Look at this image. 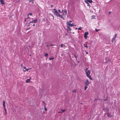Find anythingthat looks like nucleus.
<instances>
[{
  "mask_svg": "<svg viewBox=\"0 0 120 120\" xmlns=\"http://www.w3.org/2000/svg\"><path fill=\"white\" fill-rule=\"evenodd\" d=\"M111 13V12L110 11H109V14H110V13Z\"/></svg>",
  "mask_w": 120,
  "mask_h": 120,
  "instance_id": "obj_48",
  "label": "nucleus"
},
{
  "mask_svg": "<svg viewBox=\"0 0 120 120\" xmlns=\"http://www.w3.org/2000/svg\"><path fill=\"white\" fill-rule=\"evenodd\" d=\"M37 22V19H35L33 21H30V22L29 23H36Z\"/></svg>",
  "mask_w": 120,
  "mask_h": 120,
  "instance_id": "obj_5",
  "label": "nucleus"
},
{
  "mask_svg": "<svg viewBox=\"0 0 120 120\" xmlns=\"http://www.w3.org/2000/svg\"><path fill=\"white\" fill-rule=\"evenodd\" d=\"M50 15L52 16V17L53 19L54 18V16H53V15L52 14H51Z\"/></svg>",
  "mask_w": 120,
  "mask_h": 120,
  "instance_id": "obj_30",
  "label": "nucleus"
},
{
  "mask_svg": "<svg viewBox=\"0 0 120 120\" xmlns=\"http://www.w3.org/2000/svg\"><path fill=\"white\" fill-rule=\"evenodd\" d=\"M115 38H116L115 37H114L112 38V40L111 41L112 42H113V41H114V40L115 39Z\"/></svg>",
  "mask_w": 120,
  "mask_h": 120,
  "instance_id": "obj_19",
  "label": "nucleus"
},
{
  "mask_svg": "<svg viewBox=\"0 0 120 120\" xmlns=\"http://www.w3.org/2000/svg\"><path fill=\"white\" fill-rule=\"evenodd\" d=\"M67 25H68L69 26H76L75 25L73 24V23L72 24L70 23L69 22L67 21Z\"/></svg>",
  "mask_w": 120,
  "mask_h": 120,
  "instance_id": "obj_4",
  "label": "nucleus"
},
{
  "mask_svg": "<svg viewBox=\"0 0 120 120\" xmlns=\"http://www.w3.org/2000/svg\"><path fill=\"white\" fill-rule=\"evenodd\" d=\"M26 19H25V20H24V21L25 22H26Z\"/></svg>",
  "mask_w": 120,
  "mask_h": 120,
  "instance_id": "obj_45",
  "label": "nucleus"
},
{
  "mask_svg": "<svg viewBox=\"0 0 120 120\" xmlns=\"http://www.w3.org/2000/svg\"><path fill=\"white\" fill-rule=\"evenodd\" d=\"M81 27H80L79 28H78V29L79 30H81Z\"/></svg>",
  "mask_w": 120,
  "mask_h": 120,
  "instance_id": "obj_29",
  "label": "nucleus"
},
{
  "mask_svg": "<svg viewBox=\"0 0 120 120\" xmlns=\"http://www.w3.org/2000/svg\"><path fill=\"white\" fill-rule=\"evenodd\" d=\"M69 22H70V23H71L72 22V21L71 20H69Z\"/></svg>",
  "mask_w": 120,
  "mask_h": 120,
  "instance_id": "obj_37",
  "label": "nucleus"
},
{
  "mask_svg": "<svg viewBox=\"0 0 120 120\" xmlns=\"http://www.w3.org/2000/svg\"><path fill=\"white\" fill-rule=\"evenodd\" d=\"M34 0H32V1L31 2H32V3L33 4H34Z\"/></svg>",
  "mask_w": 120,
  "mask_h": 120,
  "instance_id": "obj_42",
  "label": "nucleus"
},
{
  "mask_svg": "<svg viewBox=\"0 0 120 120\" xmlns=\"http://www.w3.org/2000/svg\"><path fill=\"white\" fill-rule=\"evenodd\" d=\"M87 45V44H84V45L85 47H86V48H88L89 47Z\"/></svg>",
  "mask_w": 120,
  "mask_h": 120,
  "instance_id": "obj_16",
  "label": "nucleus"
},
{
  "mask_svg": "<svg viewBox=\"0 0 120 120\" xmlns=\"http://www.w3.org/2000/svg\"><path fill=\"white\" fill-rule=\"evenodd\" d=\"M53 10L54 11H52V12L54 15L62 19L63 20L64 19V18L62 17V15H60L56 9H53Z\"/></svg>",
  "mask_w": 120,
  "mask_h": 120,
  "instance_id": "obj_1",
  "label": "nucleus"
},
{
  "mask_svg": "<svg viewBox=\"0 0 120 120\" xmlns=\"http://www.w3.org/2000/svg\"><path fill=\"white\" fill-rule=\"evenodd\" d=\"M85 2L86 3H87L88 2L91 3L93 2V1L91 0H85Z\"/></svg>",
  "mask_w": 120,
  "mask_h": 120,
  "instance_id": "obj_7",
  "label": "nucleus"
},
{
  "mask_svg": "<svg viewBox=\"0 0 120 120\" xmlns=\"http://www.w3.org/2000/svg\"><path fill=\"white\" fill-rule=\"evenodd\" d=\"M45 111H46L47 110V109L46 108H45Z\"/></svg>",
  "mask_w": 120,
  "mask_h": 120,
  "instance_id": "obj_34",
  "label": "nucleus"
},
{
  "mask_svg": "<svg viewBox=\"0 0 120 120\" xmlns=\"http://www.w3.org/2000/svg\"><path fill=\"white\" fill-rule=\"evenodd\" d=\"M67 29L69 31H71V28L68 26H67Z\"/></svg>",
  "mask_w": 120,
  "mask_h": 120,
  "instance_id": "obj_13",
  "label": "nucleus"
},
{
  "mask_svg": "<svg viewBox=\"0 0 120 120\" xmlns=\"http://www.w3.org/2000/svg\"><path fill=\"white\" fill-rule=\"evenodd\" d=\"M88 34L89 33L88 32H85L84 36V37L85 39H87V35H88Z\"/></svg>",
  "mask_w": 120,
  "mask_h": 120,
  "instance_id": "obj_3",
  "label": "nucleus"
},
{
  "mask_svg": "<svg viewBox=\"0 0 120 120\" xmlns=\"http://www.w3.org/2000/svg\"><path fill=\"white\" fill-rule=\"evenodd\" d=\"M53 6V5H51V7H52Z\"/></svg>",
  "mask_w": 120,
  "mask_h": 120,
  "instance_id": "obj_43",
  "label": "nucleus"
},
{
  "mask_svg": "<svg viewBox=\"0 0 120 120\" xmlns=\"http://www.w3.org/2000/svg\"><path fill=\"white\" fill-rule=\"evenodd\" d=\"M32 15V14L30 12H29V13L27 14V16H28L29 15Z\"/></svg>",
  "mask_w": 120,
  "mask_h": 120,
  "instance_id": "obj_14",
  "label": "nucleus"
},
{
  "mask_svg": "<svg viewBox=\"0 0 120 120\" xmlns=\"http://www.w3.org/2000/svg\"><path fill=\"white\" fill-rule=\"evenodd\" d=\"M61 110L62 111V112H64L65 111V110L62 109Z\"/></svg>",
  "mask_w": 120,
  "mask_h": 120,
  "instance_id": "obj_31",
  "label": "nucleus"
},
{
  "mask_svg": "<svg viewBox=\"0 0 120 120\" xmlns=\"http://www.w3.org/2000/svg\"><path fill=\"white\" fill-rule=\"evenodd\" d=\"M88 86L85 85V86L84 87V90H86V89L88 88Z\"/></svg>",
  "mask_w": 120,
  "mask_h": 120,
  "instance_id": "obj_15",
  "label": "nucleus"
},
{
  "mask_svg": "<svg viewBox=\"0 0 120 120\" xmlns=\"http://www.w3.org/2000/svg\"><path fill=\"white\" fill-rule=\"evenodd\" d=\"M23 68H24V69H26V67H24Z\"/></svg>",
  "mask_w": 120,
  "mask_h": 120,
  "instance_id": "obj_47",
  "label": "nucleus"
},
{
  "mask_svg": "<svg viewBox=\"0 0 120 120\" xmlns=\"http://www.w3.org/2000/svg\"><path fill=\"white\" fill-rule=\"evenodd\" d=\"M30 69V68H29L27 69H26V70H23V71L24 72H25L26 71H28V70Z\"/></svg>",
  "mask_w": 120,
  "mask_h": 120,
  "instance_id": "obj_18",
  "label": "nucleus"
},
{
  "mask_svg": "<svg viewBox=\"0 0 120 120\" xmlns=\"http://www.w3.org/2000/svg\"><path fill=\"white\" fill-rule=\"evenodd\" d=\"M78 63H79V61H78Z\"/></svg>",
  "mask_w": 120,
  "mask_h": 120,
  "instance_id": "obj_54",
  "label": "nucleus"
},
{
  "mask_svg": "<svg viewBox=\"0 0 120 120\" xmlns=\"http://www.w3.org/2000/svg\"><path fill=\"white\" fill-rule=\"evenodd\" d=\"M22 66H23V65H22V64H21V67H22Z\"/></svg>",
  "mask_w": 120,
  "mask_h": 120,
  "instance_id": "obj_41",
  "label": "nucleus"
},
{
  "mask_svg": "<svg viewBox=\"0 0 120 120\" xmlns=\"http://www.w3.org/2000/svg\"><path fill=\"white\" fill-rule=\"evenodd\" d=\"M54 58L53 57H50L49 58V59L50 60H53L54 59Z\"/></svg>",
  "mask_w": 120,
  "mask_h": 120,
  "instance_id": "obj_20",
  "label": "nucleus"
},
{
  "mask_svg": "<svg viewBox=\"0 0 120 120\" xmlns=\"http://www.w3.org/2000/svg\"><path fill=\"white\" fill-rule=\"evenodd\" d=\"M95 31L96 32H98V31H99L100 30L97 29L96 28H95Z\"/></svg>",
  "mask_w": 120,
  "mask_h": 120,
  "instance_id": "obj_23",
  "label": "nucleus"
},
{
  "mask_svg": "<svg viewBox=\"0 0 120 120\" xmlns=\"http://www.w3.org/2000/svg\"><path fill=\"white\" fill-rule=\"evenodd\" d=\"M63 13V14H62V16L63 15H64V13L63 12V13Z\"/></svg>",
  "mask_w": 120,
  "mask_h": 120,
  "instance_id": "obj_39",
  "label": "nucleus"
},
{
  "mask_svg": "<svg viewBox=\"0 0 120 120\" xmlns=\"http://www.w3.org/2000/svg\"><path fill=\"white\" fill-rule=\"evenodd\" d=\"M90 82L89 81L88 79H86L85 82L86 85L88 86L89 84L90 83Z\"/></svg>",
  "mask_w": 120,
  "mask_h": 120,
  "instance_id": "obj_6",
  "label": "nucleus"
},
{
  "mask_svg": "<svg viewBox=\"0 0 120 120\" xmlns=\"http://www.w3.org/2000/svg\"><path fill=\"white\" fill-rule=\"evenodd\" d=\"M63 44H61L60 46L61 47H62L63 46Z\"/></svg>",
  "mask_w": 120,
  "mask_h": 120,
  "instance_id": "obj_33",
  "label": "nucleus"
},
{
  "mask_svg": "<svg viewBox=\"0 0 120 120\" xmlns=\"http://www.w3.org/2000/svg\"><path fill=\"white\" fill-rule=\"evenodd\" d=\"M33 26H35V24H34L33 25Z\"/></svg>",
  "mask_w": 120,
  "mask_h": 120,
  "instance_id": "obj_49",
  "label": "nucleus"
},
{
  "mask_svg": "<svg viewBox=\"0 0 120 120\" xmlns=\"http://www.w3.org/2000/svg\"><path fill=\"white\" fill-rule=\"evenodd\" d=\"M4 109L5 112H6V113H7L6 110V109H5V108H4Z\"/></svg>",
  "mask_w": 120,
  "mask_h": 120,
  "instance_id": "obj_36",
  "label": "nucleus"
},
{
  "mask_svg": "<svg viewBox=\"0 0 120 120\" xmlns=\"http://www.w3.org/2000/svg\"><path fill=\"white\" fill-rule=\"evenodd\" d=\"M27 0V1H29V3L31 2L32 1V0Z\"/></svg>",
  "mask_w": 120,
  "mask_h": 120,
  "instance_id": "obj_22",
  "label": "nucleus"
},
{
  "mask_svg": "<svg viewBox=\"0 0 120 120\" xmlns=\"http://www.w3.org/2000/svg\"><path fill=\"white\" fill-rule=\"evenodd\" d=\"M29 18V17L28 16L27 18V19H28V18Z\"/></svg>",
  "mask_w": 120,
  "mask_h": 120,
  "instance_id": "obj_53",
  "label": "nucleus"
},
{
  "mask_svg": "<svg viewBox=\"0 0 120 120\" xmlns=\"http://www.w3.org/2000/svg\"><path fill=\"white\" fill-rule=\"evenodd\" d=\"M46 47H49V46H49V45H47L46 46Z\"/></svg>",
  "mask_w": 120,
  "mask_h": 120,
  "instance_id": "obj_32",
  "label": "nucleus"
},
{
  "mask_svg": "<svg viewBox=\"0 0 120 120\" xmlns=\"http://www.w3.org/2000/svg\"><path fill=\"white\" fill-rule=\"evenodd\" d=\"M0 2L1 3V4L4 5V0H0Z\"/></svg>",
  "mask_w": 120,
  "mask_h": 120,
  "instance_id": "obj_10",
  "label": "nucleus"
},
{
  "mask_svg": "<svg viewBox=\"0 0 120 120\" xmlns=\"http://www.w3.org/2000/svg\"><path fill=\"white\" fill-rule=\"evenodd\" d=\"M5 113H6V112H5Z\"/></svg>",
  "mask_w": 120,
  "mask_h": 120,
  "instance_id": "obj_55",
  "label": "nucleus"
},
{
  "mask_svg": "<svg viewBox=\"0 0 120 120\" xmlns=\"http://www.w3.org/2000/svg\"><path fill=\"white\" fill-rule=\"evenodd\" d=\"M72 92H73L75 93V92H76V90H73L72 91Z\"/></svg>",
  "mask_w": 120,
  "mask_h": 120,
  "instance_id": "obj_28",
  "label": "nucleus"
},
{
  "mask_svg": "<svg viewBox=\"0 0 120 120\" xmlns=\"http://www.w3.org/2000/svg\"><path fill=\"white\" fill-rule=\"evenodd\" d=\"M116 35H117L116 34H115V37H115L116 38Z\"/></svg>",
  "mask_w": 120,
  "mask_h": 120,
  "instance_id": "obj_40",
  "label": "nucleus"
},
{
  "mask_svg": "<svg viewBox=\"0 0 120 120\" xmlns=\"http://www.w3.org/2000/svg\"><path fill=\"white\" fill-rule=\"evenodd\" d=\"M58 12L60 13H63V10H62L61 11L60 9L58 10Z\"/></svg>",
  "mask_w": 120,
  "mask_h": 120,
  "instance_id": "obj_17",
  "label": "nucleus"
},
{
  "mask_svg": "<svg viewBox=\"0 0 120 120\" xmlns=\"http://www.w3.org/2000/svg\"><path fill=\"white\" fill-rule=\"evenodd\" d=\"M86 3V4H87V6H89V7H90V4L89 3Z\"/></svg>",
  "mask_w": 120,
  "mask_h": 120,
  "instance_id": "obj_21",
  "label": "nucleus"
},
{
  "mask_svg": "<svg viewBox=\"0 0 120 120\" xmlns=\"http://www.w3.org/2000/svg\"><path fill=\"white\" fill-rule=\"evenodd\" d=\"M86 52L87 54H88V52L86 51Z\"/></svg>",
  "mask_w": 120,
  "mask_h": 120,
  "instance_id": "obj_46",
  "label": "nucleus"
},
{
  "mask_svg": "<svg viewBox=\"0 0 120 120\" xmlns=\"http://www.w3.org/2000/svg\"><path fill=\"white\" fill-rule=\"evenodd\" d=\"M48 56V54L47 53H46L45 54V56L46 57H47Z\"/></svg>",
  "mask_w": 120,
  "mask_h": 120,
  "instance_id": "obj_25",
  "label": "nucleus"
},
{
  "mask_svg": "<svg viewBox=\"0 0 120 120\" xmlns=\"http://www.w3.org/2000/svg\"><path fill=\"white\" fill-rule=\"evenodd\" d=\"M106 99H104V101H106Z\"/></svg>",
  "mask_w": 120,
  "mask_h": 120,
  "instance_id": "obj_52",
  "label": "nucleus"
},
{
  "mask_svg": "<svg viewBox=\"0 0 120 120\" xmlns=\"http://www.w3.org/2000/svg\"><path fill=\"white\" fill-rule=\"evenodd\" d=\"M30 23H29V22L28 23V26H30Z\"/></svg>",
  "mask_w": 120,
  "mask_h": 120,
  "instance_id": "obj_38",
  "label": "nucleus"
},
{
  "mask_svg": "<svg viewBox=\"0 0 120 120\" xmlns=\"http://www.w3.org/2000/svg\"><path fill=\"white\" fill-rule=\"evenodd\" d=\"M63 12L64 13L65 15H66L67 13V10L65 9L63 11Z\"/></svg>",
  "mask_w": 120,
  "mask_h": 120,
  "instance_id": "obj_11",
  "label": "nucleus"
},
{
  "mask_svg": "<svg viewBox=\"0 0 120 120\" xmlns=\"http://www.w3.org/2000/svg\"><path fill=\"white\" fill-rule=\"evenodd\" d=\"M77 29H78V28H75V29H76V30H77Z\"/></svg>",
  "mask_w": 120,
  "mask_h": 120,
  "instance_id": "obj_50",
  "label": "nucleus"
},
{
  "mask_svg": "<svg viewBox=\"0 0 120 120\" xmlns=\"http://www.w3.org/2000/svg\"><path fill=\"white\" fill-rule=\"evenodd\" d=\"M74 57H75L76 60H77V56H76L75 55H74Z\"/></svg>",
  "mask_w": 120,
  "mask_h": 120,
  "instance_id": "obj_27",
  "label": "nucleus"
},
{
  "mask_svg": "<svg viewBox=\"0 0 120 120\" xmlns=\"http://www.w3.org/2000/svg\"><path fill=\"white\" fill-rule=\"evenodd\" d=\"M62 112H58V113H62Z\"/></svg>",
  "mask_w": 120,
  "mask_h": 120,
  "instance_id": "obj_44",
  "label": "nucleus"
},
{
  "mask_svg": "<svg viewBox=\"0 0 120 120\" xmlns=\"http://www.w3.org/2000/svg\"><path fill=\"white\" fill-rule=\"evenodd\" d=\"M18 0V2H19V1L20 0Z\"/></svg>",
  "mask_w": 120,
  "mask_h": 120,
  "instance_id": "obj_51",
  "label": "nucleus"
},
{
  "mask_svg": "<svg viewBox=\"0 0 120 120\" xmlns=\"http://www.w3.org/2000/svg\"><path fill=\"white\" fill-rule=\"evenodd\" d=\"M4 109L5 112H6V113H7L6 110V109H5V108H4Z\"/></svg>",
  "mask_w": 120,
  "mask_h": 120,
  "instance_id": "obj_35",
  "label": "nucleus"
},
{
  "mask_svg": "<svg viewBox=\"0 0 120 120\" xmlns=\"http://www.w3.org/2000/svg\"><path fill=\"white\" fill-rule=\"evenodd\" d=\"M31 78L29 79H27L26 80V83L29 82H30V80Z\"/></svg>",
  "mask_w": 120,
  "mask_h": 120,
  "instance_id": "obj_8",
  "label": "nucleus"
},
{
  "mask_svg": "<svg viewBox=\"0 0 120 120\" xmlns=\"http://www.w3.org/2000/svg\"><path fill=\"white\" fill-rule=\"evenodd\" d=\"M85 72L86 73V75L88 76V75H90V71L88 70V68H86L85 70Z\"/></svg>",
  "mask_w": 120,
  "mask_h": 120,
  "instance_id": "obj_2",
  "label": "nucleus"
},
{
  "mask_svg": "<svg viewBox=\"0 0 120 120\" xmlns=\"http://www.w3.org/2000/svg\"><path fill=\"white\" fill-rule=\"evenodd\" d=\"M91 80H92L93 79H92V78L91 77V76L90 75H89L88 76H87Z\"/></svg>",
  "mask_w": 120,
  "mask_h": 120,
  "instance_id": "obj_9",
  "label": "nucleus"
},
{
  "mask_svg": "<svg viewBox=\"0 0 120 120\" xmlns=\"http://www.w3.org/2000/svg\"><path fill=\"white\" fill-rule=\"evenodd\" d=\"M54 46V44H51L49 45L50 46Z\"/></svg>",
  "mask_w": 120,
  "mask_h": 120,
  "instance_id": "obj_26",
  "label": "nucleus"
},
{
  "mask_svg": "<svg viewBox=\"0 0 120 120\" xmlns=\"http://www.w3.org/2000/svg\"><path fill=\"white\" fill-rule=\"evenodd\" d=\"M3 106L4 108H5V101H3Z\"/></svg>",
  "mask_w": 120,
  "mask_h": 120,
  "instance_id": "obj_12",
  "label": "nucleus"
},
{
  "mask_svg": "<svg viewBox=\"0 0 120 120\" xmlns=\"http://www.w3.org/2000/svg\"><path fill=\"white\" fill-rule=\"evenodd\" d=\"M107 116L108 117H110L111 116L109 114V113H107Z\"/></svg>",
  "mask_w": 120,
  "mask_h": 120,
  "instance_id": "obj_24",
  "label": "nucleus"
}]
</instances>
